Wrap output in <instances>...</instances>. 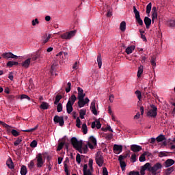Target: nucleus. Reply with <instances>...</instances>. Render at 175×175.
<instances>
[{
	"label": "nucleus",
	"instance_id": "obj_1",
	"mask_svg": "<svg viewBox=\"0 0 175 175\" xmlns=\"http://www.w3.org/2000/svg\"><path fill=\"white\" fill-rule=\"evenodd\" d=\"M70 142L73 148L79 151L80 154H83V141H79L77 138L73 137L71 138Z\"/></svg>",
	"mask_w": 175,
	"mask_h": 175
},
{
	"label": "nucleus",
	"instance_id": "obj_2",
	"mask_svg": "<svg viewBox=\"0 0 175 175\" xmlns=\"http://www.w3.org/2000/svg\"><path fill=\"white\" fill-rule=\"evenodd\" d=\"M77 30H72L68 32H66L64 33L61 34L60 38L62 39H65L66 40H70L73 36L76 35Z\"/></svg>",
	"mask_w": 175,
	"mask_h": 175
},
{
	"label": "nucleus",
	"instance_id": "obj_3",
	"mask_svg": "<svg viewBox=\"0 0 175 175\" xmlns=\"http://www.w3.org/2000/svg\"><path fill=\"white\" fill-rule=\"evenodd\" d=\"M162 163H157L154 166L151 167V164L148 166V172H152L153 175L157 174V172L159 170V169H162Z\"/></svg>",
	"mask_w": 175,
	"mask_h": 175
},
{
	"label": "nucleus",
	"instance_id": "obj_4",
	"mask_svg": "<svg viewBox=\"0 0 175 175\" xmlns=\"http://www.w3.org/2000/svg\"><path fill=\"white\" fill-rule=\"evenodd\" d=\"M150 107H151V109L147 112V116L152 117L153 118H155V117H157L158 114V113L157 112L158 111V108L154 105H151Z\"/></svg>",
	"mask_w": 175,
	"mask_h": 175
},
{
	"label": "nucleus",
	"instance_id": "obj_5",
	"mask_svg": "<svg viewBox=\"0 0 175 175\" xmlns=\"http://www.w3.org/2000/svg\"><path fill=\"white\" fill-rule=\"evenodd\" d=\"M36 159L37 161L36 166H37V167L40 169V167H42L43 165H44V162L46 160L44 159H43V156L42 155L41 153H39L36 156Z\"/></svg>",
	"mask_w": 175,
	"mask_h": 175
},
{
	"label": "nucleus",
	"instance_id": "obj_6",
	"mask_svg": "<svg viewBox=\"0 0 175 175\" xmlns=\"http://www.w3.org/2000/svg\"><path fill=\"white\" fill-rule=\"evenodd\" d=\"M95 161L99 167H102V166H103L105 159L103 158V156H102V154H99V152H97V154H96Z\"/></svg>",
	"mask_w": 175,
	"mask_h": 175
},
{
	"label": "nucleus",
	"instance_id": "obj_7",
	"mask_svg": "<svg viewBox=\"0 0 175 175\" xmlns=\"http://www.w3.org/2000/svg\"><path fill=\"white\" fill-rule=\"evenodd\" d=\"M133 12L137 24H139V25H143V20L140 18V12L137 11L135 6L133 7Z\"/></svg>",
	"mask_w": 175,
	"mask_h": 175
},
{
	"label": "nucleus",
	"instance_id": "obj_8",
	"mask_svg": "<svg viewBox=\"0 0 175 175\" xmlns=\"http://www.w3.org/2000/svg\"><path fill=\"white\" fill-rule=\"evenodd\" d=\"M53 121L55 124H59L60 126H62L65 124V122L64 121V116H58L56 115L53 118Z\"/></svg>",
	"mask_w": 175,
	"mask_h": 175
},
{
	"label": "nucleus",
	"instance_id": "obj_9",
	"mask_svg": "<svg viewBox=\"0 0 175 175\" xmlns=\"http://www.w3.org/2000/svg\"><path fill=\"white\" fill-rule=\"evenodd\" d=\"M78 106L80 108L84 107L85 105H87V103H90V99L88 98V97H86L85 99L84 98H78Z\"/></svg>",
	"mask_w": 175,
	"mask_h": 175
},
{
	"label": "nucleus",
	"instance_id": "obj_10",
	"mask_svg": "<svg viewBox=\"0 0 175 175\" xmlns=\"http://www.w3.org/2000/svg\"><path fill=\"white\" fill-rule=\"evenodd\" d=\"M1 56L3 57V58H5V59H10V58H12L13 59H17V58H18V56L13 54L11 52L3 53H2Z\"/></svg>",
	"mask_w": 175,
	"mask_h": 175
},
{
	"label": "nucleus",
	"instance_id": "obj_11",
	"mask_svg": "<svg viewBox=\"0 0 175 175\" xmlns=\"http://www.w3.org/2000/svg\"><path fill=\"white\" fill-rule=\"evenodd\" d=\"M175 163L174 160L172 159H167L163 163V166H164V167H170V166H173V164Z\"/></svg>",
	"mask_w": 175,
	"mask_h": 175
},
{
	"label": "nucleus",
	"instance_id": "obj_12",
	"mask_svg": "<svg viewBox=\"0 0 175 175\" xmlns=\"http://www.w3.org/2000/svg\"><path fill=\"white\" fill-rule=\"evenodd\" d=\"M57 66H58V64L55 62L53 63L51 67L50 72L51 73L52 75H55L57 76V74L55 72H57Z\"/></svg>",
	"mask_w": 175,
	"mask_h": 175
},
{
	"label": "nucleus",
	"instance_id": "obj_13",
	"mask_svg": "<svg viewBox=\"0 0 175 175\" xmlns=\"http://www.w3.org/2000/svg\"><path fill=\"white\" fill-rule=\"evenodd\" d=\"M131 150L133 152H139V151H142V146L139 145L133 144L131 146Z\"/></svg>",
	"mask_w": 175,
	"mask_h": 175
},
{
	"label": "nucleus",
	"instance_id": "obj_14",
	"mask_svg": "<svg viewBox=\"0 0 175 175\" xmlns=\"http://www.w3.org/2000/svg\"><path fill=\"white\" fill-rule=\"evenodd\" d=\"M65 143H66V137H64L62 139V142L58 144L57 151H61L62 148H64V146H65Z\"/></svg>",
	"mask_w": 175,
	"mask_h": 175
},
{
	"label": "nucleus",
	"instance_id": "obj_15",
	"mask_svg": "<svg viewBox=\"0 0 175 175\" xmlns=\"http://www.w3.org/2000/svg\"><path fill=\"white\" fill-rule=\"evenodd\" d=\"M113 152H115L116 154H117V152H118V154H120V152H122V146L115 144L113 146Z\"/></svg>",
	"mask_w": 175,
	"mask_h": 175
},
{
	"label": "nucleus",
	"instance_id": "obj_16",
	"mask_svg": "<svg viewBox=\"0 0 175 175\" xmlns=\"http://www.w3.org/2000/svg\"><path fill=\"white\" fill-rule=\"evenodd\" d=\"M77 91H78L77 99L85 98V94H84V90H83V89L81 88L78 87Z\"/></svg>",
	"mask_w": 175,
	"mask_h": 175
},
{
	"label": "nucleus",
	"instance_id": "obj_17",
	"mask_svg": "<svg viewBox=\"0 0 175 175\" xmlns=\"http://www.w3.org/2000/svg\"><path fill=\"white\" fill-rule=\"evenodd\" d=\"M66 107L68 114H70L73 111V104H70V101H68Z\"/></svg>",
	"mask_w": 175,
	"mask_h": 175
},
{
	"label": "nucleus",
	"instance_id": "obj_18",
	"mask_svg": "<svg viewBox=\"0 0 175 175\" xmlns=\"http://www.w3.org/2000/svg\"><path fill=\"white\" fill-rule=\"evenodd\" d=\"M90 109L94 116H98V111L96 110V107H95V100L91 103Z\"/></svg>",
	"mask_w": 175,
	"mask_h": 175
},
{
	"label": "nucleus",
	"instance_id": "obj_19",
	"mask_svg": "<svg viewBox=\"0 0 175 175\" xmlns=\"http://www.w3.org/2000/svg\"><path fill=\"white\" fill-rule=\"evenodd\" d=\"M31 64V58L27 59L25 62L21 63V65L25 69H28L29 68V65Z\"/></svg>",
	"mask_w": 175,
	"mask_h": 175
},
{
	"label": "nucleus",
	"instance_id": "obj_20",
	"mask_svg": "<svg viewBox=\"0 0 175 175\" xmlns=\"http://www.w3.org/2000/svg\"><path fill=\"white\" fill-rule=\"evenodd\" d=\"M144 21L146 27V29H148L150 28V26L151 25V18H148V16H146L144 19Z\"/></svg>",
	"mask_w": 175,
	"mask_h": 175
},
{
	"label": "nucleus",
	"instance_id": "obj_21",
	"mask_svg": "<svg viewBox=\"0 0 175 175\" xmlns=\"http://www.w3.org/2000/svg\"><path fill=\"white\" fill-rule=\"evenodd\" d=\"M6 165L9 169H14V164H13V160H12V158L7 160Z\"/></svg>",
	"mask_w": 175,
	"mask_h": 175
},
{
	"label": "nucleus",
	"instance_id": "obj_22",
	"mask_svg": "<svg viewBox=\"0 0 175 175\" xmlns=\"http://www.w3.org/2000/svg\"><path fill=\"white\" fill-rule=\"evenodd\" d=\"M150 166V163H146L144 166L141 168V174H145L146 170H148V167Z\"/></svg>",
	"mask_w": 175,
	"mask_h": 175
},
{
	"label": "nucleus",
	"instance_id": "obj_23",
	"mask_svg": "<svg viewBox=\"0 0 175 175\" xmlns=\"http://www.w3.org/2000/svg\"><path fill=\"white\" fill-rule=\"evenodd\" d=\"M144 69V66H143V65H140V66L138 68V71L137 75L138 78L142 77V75H143Z\"/></svg>",
	"mask_w": 175,
	"mask_h": 175
},
{
	"label": "nucleus",
	"instance_id": "obj_24",
	"mask_svg": "<svg viewBox=\"0 0 175 175\" xmlns=\"http://www.w3.org/2000/svg\"><path fill=\"white\" fill-rule=\"evenodd\" d=\"M173 172H174V167H168V168H167L165 170V175H170L172 174V173H173Z\"/></svg>",
	"mask_w": 175,
	"mask_h": 175
},
{
	"label": "nucleus",
	"instance_id": "obj_25",
	"mask_svg": "<svg viewBox=\"0 0 175 175\" xmlns=\"http://www.w3.org/2000/svg\"><path fill=\"white\" fill-rule=\"evenodd\" d=\"M76 100H77V97H76V95L75 94H72L70 98L68 99V102H70L71 105H75Z\"/></svg>",
	"mask_w": 175,
	"mask_h": 175
},
{
	"label": "nucleus",
	"instance_id": "obj_26",
	"mask_svg": "<svg viewBox=\"0 0 175 175\" xmlns=\"http://www.w3.org/2000/svg\"><path fill=\"white\" fill-rule=\"evenodd\" d=\"M49 103L46 102H42V104L40 106V108L42 109V110H47L49 107Z\"/></svg>",
	"mask_w": 175,
	"mask_h": 175
},
{
	"label": "nucleus",
	"instance_id": "obj_27",
	"mask_svg": "<svg viewBox=\"0 0 175 175\" xmlns=\"http://www.w3.org/2000/svg\"><path fill=\"white\" fill-rule=\"evenodd\" d=\"M120 29L122 32H125V29H126V23H125V21L121 22L120 25Z\"/></svg>",
	"mask_w": 175,
	"mask_h": 175
},
{
	"label": "nucleus",
	"instance_id": "obj_28",
	"mask_svg": "<svg viewBox=\"0 0 175 175\" xmlns=\"http://www.w3.org/2000/svg\"><path fill=\"white\" fill-rule=\"evenodd\" d=\"M156 140L158 143H161V142H164V140H166V137H165L163 135H160L156 138Z\"/></svg>",
	"mask_w": 175,
	"mask_h": 175
},
{
	"label": "nucleus",
	"instance_id": "obj_29",
	"mask_svg": "<svg viewBox=\"0 0 175 175\" xmlns=\"http://www.w3.org/2000/svg\"><path fill=\"white\" fill-rule=\"evenodd\" d=\"M135 50V46H131L126 49V54H132L133 53V51Z\"/></svg>",
	"mask_w": 175,
	"mask_h": 175
},
{
	"label": "nucleus",
	"instance_id": "obj_30",
	"mask_svg": "<svg viewBox=\"0 0 175 175\" xmlns=\"http://www.w3.org/2000/svg\"><path fill=\"white\" fill-rule=\"evenodd\" d=\"M87 114V109H80L79 116L81 120H84V116Z\"/></svg>",
	"mask_w": 175,
	"mask_h": 175
},
{
	"label": "nucleus",
	"instance_id": "obj_31",
	"mask_svg": "<svg viewBox=\"0 0 175 175\" xmlns=\"http://www.w3.org/2000/svg\"><path fill=\"white\" fill-rule=\"evenodd\" d=\"M167 25L170 27V28H175V20H170L167 22Z\"/></svg>",
	"mask_w": 175,
	"mask_h": 175
},
{
	"label": "nucleus",
	"instance_id": "obj_32",
	"mask_svg": "<svg viewBox=\"0 0 175 175\" xmlns=\"http://www.w3.org/2000/svg\"><path fill=\"white\" fill-rule=\"evenodd\" d=\"M97 63L99 69H100V68H102V55L100 54H99L97 57Z\"/></svg>",
	"mask_w": 175,
	"mask_h": 175
},
{
	"label": "nucleus",
	"instance_id": "obj_33",
	"mask_svg": "<svg viewBox=\"0 0 175 175\" xmlns=\"http://www.w3.org/2000/svg\"><path fill=\"white\" fill-rule=\"evenodd\" d=\"M27 166L22 165L21 168V175H27Z\"/></svg>",
	"mask_w": 175,
	"mask_h": 175
},
{
	"label": "nucleus",
	"instance_id": "obj_34",
	"mask_svg": "<svg viewBox=\"0 0 175 175\" xmlns=\"http://www.w3.org/2000/svg\"><path fill=\"white\" fill-rule=\"evenodd\" d=\"M37 59H43V54H42V49H40L37 52Z\"/></svg>",
	"mask_w": 175,
	"mask_h": 175
},
{
	"label": "nucleus",
	"instance_id": "obj_35",
	"mask_svg": "<svg viewBox=\"0 0 175 175\" xmlns=\"http://www.w3.org/2000/svg\"><path fill=\"white\" fill-rule=\"evenodd\" d=\"M62 99V95H57L55 97V100L54 101V105H58L59 103V100Z\"/></svg>",
	"mask_w": 175,
	"mask_h": 175
},
{
	"label": "nucleus",
	"instance_id": "obj_36",
	"mask_svg": "<svg viewBox=\"0 0 175 175\" xmlns=\"http://www.w3.org/2000/svg\"><path fill=\"white\" fill-rule=\"evenodd\" d=\"M120 163V167L122 170H125V167H126V163L122 160H118Z\"/></svg>",
	"mask_w": 175,
	"mask_h": 175
},
{
	"label": "nucleus",
	"instance_id": "obj_37",
	"mask_svg": "<svg viewBox=\"0 0 175 175\" xmlns=\"http://www.w3.org/2000/svg\"><path fill=\"white\" fill-rule=\"evenodd\" d=\"M152 8V3H149L146 6V14H150L151 13V8Z\"/></svg>",
	"mask_w": 175,
	"mask_h": 175
},
{
	"label": "nucleus",
	"instance_id": "obj_38",
	"mask_svg": "<svg viewBox=\"0 0 175 175\" xmlns=\"http://www.w3.org/2000/svg\"><path fill=\"white\" fill-rule=\"evenodd\" d=\"M82 130L84 135H87L88 133V129L87 127V124L85 123L82 124Z\"/></svg>",
	"mask_w": 175,
	"mask_h": 175
},
{
	"label": "nucleus",
	"instance_id": "obj_39",
	"mask_svg": "<svg viewBox=\"0 0 175 175\" xmlns=\"http://www.w3.org/2000/svg\"><path fill=\"white\" fill-rule=\"evenodd\" d=\"M135 94L137 97V99H139V100H142V92H140L139 90H137L135 92Z\"/></svg>",
	"mask_w": 175,
	"mask_h": 175
},
{
	"label": "nucleus",
	"instance_id": "obj_40",
	"mask_svg": "<svg viewBox=\"0 0 175 175\" xmlns=\"http://www.w3.org/2000/svg\"><path fill=\"white\" fill-rule=\"evenodd\" d=\"M11 133L12 135H14L15 137H17V136H20V132L17 131V130L12 129L11 131Z\"/></svg>",
	"mask_w": 175,
	"mask_h": 175
},
{
	"label": "nucleus",
	"instance_id": "obj_41",
	"mask_svg": "<svg viewBox=\"0 0 175 175\" xmlns=\"http://www.w3.org/2000/svg\"><path fill=\"white\" fill-rule=\"evenodd\" d=\"M90 142H92L94 146H96V139L94 136L90 137Z\"/></svg>",
	"mask_w": 175,
	"mask_h": 175
},
{
	"label": "nucleus",
	"instance_id": "obj_42",
	"mask_svg": "<svg viewBox=\"0 0 175 175\" xmlns=\"http://www.w3.org/2000/svg\"><path fill=\"white\" fill-rule=\"evenodd\" d=\"M34 167H35V162H33V160H31L30 163L28 164V167L29 169H30V170H32Z\"/></svg>",
	"mask_w": 175,
	"mask_h": 175
},
{
	"label": "nucleus",
	"instance_id": "obj_43",
	"mask_svg": "<svg viewBox=\"0 0 175 175\" xmlns=\"http://www.w3.org/2000/svg\"><path fill=\"white\" fill-rule=\"evenodd\" d=\"M23 142V138L22 137H18L14 142V146H17L20 143Z\"/></svg>",
	"mask_w": 175,
	"mask_h": 175
},
{
	"label": "nucleus",
	"instance_id": "obj_44",
	"mask_svg": "<svg viewBox=\"0 0 175 175\" xmlns=\"http://www.w3.org/2000/svg\"><path fill=\"white\" fill-rule=\"evenodd\" d=\"M67 85H68V87L66 88V92L67 94H68V92H70V90H71V87H72V83L70 82H68L67 83Z\"/></svg>",
	"mask_w": 175,
	"mask_h": 175
},
{
	"label": "nucleus",
	"instance_id": "obj_45",
	"mask_svg": "<svg viewBox=\"0 0 175 175\" xmlns=\"http://www.w3.org/2000/svg\"><path fill=\"white\" fill-rule=\"evenodd\" d=\"M128 155H129L128 153L124 155H120L118 157V161H124V159L128 158Z\"/></svg>",
	"mask_w": 175,
	"mask_h": 175
},
{
	"label": "nucleus",
	"instance_id": "obj_46",
	"mask_svg": "<svg viewBox=\"0 0 175 175\" xmlns=\"http://www.w3.org/2000/svg\"><path fill=\"white\" fill-rule=\"evenodd\" d=\"M150 64L152 65V66L154 68H155V66H157V63L155 62V57H152L150 59Z\"/></svg>",
	"mask_w": 175,
	"mask_h": 175
},
{
	"label": "nucleus",
	"instance_id": "obj_47",
	"mask_svg": "<svg viewBox=\"0 0 175 175\" xmlns=\"http://www.w3.org/2000/svg\"><path fill=\"white\" fill-rule=\"evenodd\" d=\"M51 38V35L49 34L47 36V38H46L44 40H42V45L46 44V43H47V42H49Z\"/></svg>",
	"mask_w": 175,
	"mask_h": 175
},
{
	"label": "nucleus",
	"instance_id": "obj_48",
	"mask_svg": "<svg viewBox=\"0 0 175 175\" xmlns=\"http://www.w3.org/2000/svg\"><path fill=\"white\" fill-rule=\"evenodd\" d=\"M88 152V146L85 145V146H82V154H87Z\"/></svg>",
	"mask_w": 175,
	"mask_h": 175
},
{
	"label": "nucleus",
	"instance_id": "obj_49",
	"mask_svg": "<svg viewBox=\"0 0 175 175\" xmlns=\"http://www.w3.org/2000/svg\"><path fill=\"white\" fill-rule=\"evenodd\" d=\"M38 129V126H36L34 128L31 129H27V130H22L23 132H34V131H36Z\"/></svg>",
	"mask_w": 175,
	"mask_h": 175
},
{
	"label": "nucleus",
	"instance_id": "obj_50",
	"mask_svg": "<svg viewBox=\"0 0 175 175\" xmlns=\"http://www.w3.org/2000/svg\"><path fill=\"white\" fill-rule=\"evenodd\" d=\"M159 158H163V157H167V152H160L159 153Z\"/></svg>",
	"mask_w": 175,
	"mask_h": 175
},
{
	"label": "nucleus",
	"instance_id": "obj_51",
	"mask_svg": "<svg viewBox=\"0 0 175 175\" xmlns=\"http://www.w3.org/2000/svg\"><path fill=\"white\" fill-rule=\"evenodd\" d=\"M76 126H77V128H81V120H80V118H77V124H76Z\"/></svg>",
	"mask_w": 175,
	"mask_h": 175
},
{
	"label": "nucleus",
	"instance_id": "obj_52",
	"mask_svg": "<svg viewBox=\"0 0 175 175\" xmlns=\"http://www.w3.org/2000/svg\"><path fill=\"white\" fill-rule=\"evenodd\" d=\"M6 66L8 68H13V66H14V63L13 61H9L8 62Z\"/></svg>",
	"mask_w": 175,
	"mask_h": 175
},
{
	"label": "nucleus",
	"instance_id": "obj_53",
	"mask_svg": "<svg viewBox=\"0 0 175 175\" xmlns=\"http://www.w3.org/2000/svg\"><path fill=\"white\" fill-rule=\"evenodd\" d=\"M62 104L61 103H58L57 106V110L58 113H61V111H62Z\"/></svg>",
	"mask_w": 175,
	"mask_h": 175
},
{
	"label": "nucleus",
	"instance_id": "obj_54",
	"mask_svg": "<svg viewBox=\"0 0 175 175\" xmlns=\"http://www.w3.org/2000/svg\"><path fill=\"white\" fill-rule=\"evenodd\" d=\"M36 146H38V142H36V140L32 141L30 144V147H31L32 148H35Z\"/></svg>",
	"mask_w": 175,
	"mask_h": 175
},
{
	"label": "nucleus",
	"instance_id": "obj_55",
	"mask_svg": "<svg viewBox=\"0 0 175 175\" xmlns=\"http://www.w3.org/2000/svg\"><path fill=\"white\" fill-rule=\"evenodd\" d=\"M31 61H36V59H38V55L37 53H33L31 55Z\"/></svg>",
	"mask_w": 175,
	"mask_h": 175
},
{
	"label": "nucleus",
	"instance_id": "obj_56",
	"mask_svg": "<svg viewBox=\"0 0 175 175\" xmlns=\"http://www.w3.org/2000/svg\"><path fill=\"white\" fill-rule=\"evenodd\" d=\"M96 126L97 129H100V128H102V124H100V122L98 120H96Z\"/></svg>",
	"mask_w": 175,
	"mask_h": 175
},
{
	"label": "nucleus",
	"instance_id": "obj_57",
	"mask_svg": "<svg viewBox=\"0 0 175 175\" xmlns=\"http://www.w3.org/2000/svg\"><path fill=\"white\" fill-rule=\"evenodd\" d=\"M102 131H103V132H106V131H109V132H113V129L110 126H107V128L105 129L103 128Z\"/></svg>",
	"mask_w": 175,
	"mask_h": 175
},
{
	"label": "nucleus",
	"instance_id": "obj_58",
	"mask_svg": "<svg viewBox=\"0 0 175 175\" xmlns=\"http://www.w3.org/2000/svg\"><path fill=\"white\" fill-rule=\"evenodd\" d=\"M21 99H27L28 100H31V98L27 94H22L21 96Z\"/></svg>",
	"mask_w": 175,
	"mask_h": 175
},
{
	"label": "nucleus",
	"instance_id": "obj_59",
	"mask_svg": "<svg viewBox=\"0 0 175 175\" xmlns=\"http://www.w3.org/2000/svg\"><path fill=\"white\" fill-rule=\"evenodd\" d=\"M139 162H144V161H146V156L144 154H142L139 157Z\"/></svg>",
	"mask_w": 175,
	"mask_h": 175
},
{
	"label": "nucleus",
	"instance_id": "obj_60",
	"mask_svg": "<svg viewBox=\"0 0 175 175\" xmlns=\"http://www.w3.org/2000/svg\"><path fill=\"white\" fill-rule=\"evenodd\" d=\"M76 161L77 163L80 164L81 162V158L80 157V154H77L76 156Z\"/></svg>",
	"mask_w": 175,
	"mask_h": 175
},
{
	"label": "nucleus",
	"instance_id": "obj_61",
	"mask_svg": "<svg viewBox=\"0 0 175 175\" xmlns=\"http://www.w3.org/2000/svg\"><path fill=\"white\" fill-rule=\"evenodd\" d=\"M152 14H156L158 16V11L157 10V7L154 6L152 9Z\"/></svg>",
	"mask_w": 175,
	"mask_h": 175
},
{
	"label": "nucleus",
	"instance_id": "obj_62",
	"mask_svg": "<svg viewBox=\"0 0 175 175\" xmlns=\"http://www.w3.org/2000/svg\"><path fill=\"white\" fill-rule=\"evenodd\" d=\"M103 175H109V172H107V168H106V167H103Z\"/></svg>",
	"mask_w": 175,
	"mask_h": 175
},
{
	"label": "nucleus",
	"instance_id": "obj_63",
	"mask_svg": "<svg viewBox=\"0 0 175 175\" xmlns=\"http://www.w3.org/2000/svg\"><path fill=\"white\" fill-rule=\"evenodd\" d=\"M31 23H32L33 27H35V25H36V24H39V21L38 20V18H36L32 21Z\"/></svg>",
	"mask_w": 175,
	"mask_h": 175
},
{
	"label": "nucleus",
	"instance_id": "obj_64",
	"mask_svg": "<svg viewBox=\"0 0 175 175\" xmlns=\"http://www.w3.org/2000/svg\"><path fill=\"white\" fill-rule=\"evenodd\" d=\"M129 175H140V173L139 172L131 171Z\"/></svg>",
	"mask_w": 175,
	"mask_h": 175
}]
</instances>
